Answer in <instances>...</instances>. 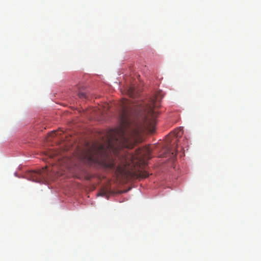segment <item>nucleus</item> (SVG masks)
I'll list each match as a JSON object with an SVG mask.
<instances>
[{
  "label": "nucleus",
  "instance_id": "nucleus-4",
  "mask_svg": "<svg viewBox=\"0 0 261 261\" xmlns=\"http://www.w3.org/2000/svg\"><path fill=\"white\" fill-rule=\"evenodd\" d=\"M110 108V105L108 103H105L103 106H100L99 109L101 111L102 115H104L107 113Z\"/></svg>",
  "mask_w": 261,
  "mask_h": 261
},
{
  "label": "nucleus",
  "instance_id": "nucleus-7",
  "mask_svg": "<svg viewBox=\"0 0 261 261\" xmlns=\"http://www.w3.org/2000/svg\"><path fill=\"white\" fill-rule=\"evenodd\" d=\"M56 135V132H51L49 133V136H50L51 137H55V136Z\"/></svg>",
  "mask_w": 261,
  "mask_h": 261
},
{
  "label": "nucleus",
  "instance_id": "nucleus-1",
  "mask_svg": "<svg viewBox=\"0 0 261 261\" xmlns=\"http://www.w3.org/2000/svg\"><path fill=\"white\" fill-rule=\"evenodd\" d=\"M102 144L94 143L83 152V158L90 165H98L115 171L118 177L146 178L149 173L143 170L145 162L139 149L136 154L127 149L132 148L137 138L128 137L132 146L122 144L121 138L116 136L105 135Z\"/></svg>",
  "mask_w": 261,
  "mask_h": 261
},
{
  "label": "nucleus",
  "instance_id": "nucleus-9",
  "mask_svg": "<svg viewBox=\"0 0 261 261\" xmlns=\"http://www.w3.org/2000/svg\"><path fill=\"white\" fill-rule=\"evenodd\" d=\"M153 132H154V130H151V133H153Z\"/></svg>",
  "mask_w": 261,
  "mask_h": 261
},
{
  "label": "nucleus",
  "instance_id": "nucleus-10",
  "mask_svg": "<svg viewBox=\"0 0 261 261\" xmlns=\"http://www.w3.org/2000/svg\"><path fill=\"white\" fill-rule=\"evenodd\" d=\"M175 155H176V151L175 152Z\"/></svg>",
  "mask_w": 261,
  "mask_h": 261
},
{
  "label": "nucleus",
  "instance_id": "nucleus-2",
  "mask_svg": "<svg viewBox=\"0 0 261 261\" xmlns=\"http://www.w3.org/2000/svg\"><path fill=\"white\" fill-rule=\"evenodd\" d=\"M152 103L151 105H154V101H152ZM119 105L120 125L109 129L105 135L119 137L122 144L131 147L133 144L132 142H129L128 137L137 138L140 133L138 127L134 128L131 126L132 123L136 121L139 125H142L147 122L148 115L152 117H156V112L154 110L155 106H150V110L147 114L145 112L136 109L129 103L128 99H121Z\"/></svg>",
  "mask_w": 261,
  "mask_h": 261
},
{
  "label": "nucleus",
  "instance_id": "nucleus-5",
  "mask_svg": "<svg viewBox=\"0 0 261 261\" xmlns=\"http://www.w3.org/2000/svg\"><path fill=\"white\" fill-rule=\"evenodd\" d=\"M181 129L179 128V131H178V132L176 133V130H175L174 132H173V133L174 134L175 136H176V137H178V136H180V135H181L182 133L180 132L181 131Z\"/></svg>",
  "mask_w": 261,
  "mask_h": 261
},
{
  "label": "nucleus",
  "instance_id": "nucleus-3",
  "mask_svg": "<svg viewBox=\"0 0 261 261\" xmlns=\"http://www.w3.org/2000/svg\"><path fill=\"white\" fill-rule=\"evenodd\" d=\"M46 168L38 171H32L29 173V176L30 179L38 182L43 181L46 177Z\"/></svg>",
  "mask_w": 261,
  "mask_h": 261
},
{
  "label": "nucleus",
  "instance_id": "nucleus-6",
  "mask_svg": "<svg viewBox=\"0 0 261 261\" xmlns=\"http://www.w3.org/2000/svg\"><path fill=\"white\" fill-rule=\"evenodd\" d=\"M167 150L169 152H172V154L173 155L174 154V152L172 151L171 147L169 145V143L167 144Z\"/></svg>",
  "mask_w": 261,
  "mask_h": 261
},
{
  "label": "nucleus",
  "instance_id": "nucleus-8",
  "mask_svg": "<svg viewBox=\"0 0 261 261\" xmlns=\"http://www.w3.org/2000/svg\"><path fill=\"white\" fill-rule=\"evenodd\" d=\"M55 155V154H50V155H49V156L50 158H54Z\"/></svg>",
  "mask_w": 261,
  "mask_h": 261
}]
</instances>
